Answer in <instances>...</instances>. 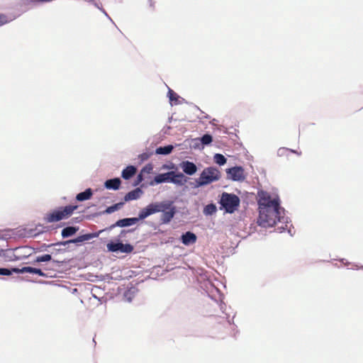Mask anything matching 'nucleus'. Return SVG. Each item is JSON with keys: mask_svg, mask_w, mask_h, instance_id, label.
<instances>
[{"mask_svg": "<svg viewBox=\"0 0 363 363\" xmlns=\"http://www.w3.org/2000/svg\"><path fill=\"white\" fill-rule=\"evenodd\" d=\"M259 218L257 223L259 225L264 228L272 227L278 223V229L281 231L287 228V225L284 224V217L281 216L283 211L280 207V200L278 196L272 197L267 191L261 190L257 192Z\"/></svg>", "mask_w": 363, "mask_h": 363, "instance_id": "1", "label": "nucleus"}, {"mask_svg": "<svg viewBox=\"0 0 363 363\" xmlns=\"http://www.w3.org/2000/svg\"><path fill=\"white\" fill-rule=\"evenodd\" d=\"M78 206L68 205L65 206L58 207L48 213L45 216L44 220L47 223H55L62 220L67 219L69 218L77 210Z\"/></svg>", "mask_w": 363, "mask_h": 363, "instance_id": "2", "label": "nucleus"}, {"mask_svg": "<svg viewBox=\"0 0 363 363\" xmlns=\"http://www.w3.org/2000/svg\"><path fill=\"white\" fill-rule=\"evenodd\" d=\"M240 198L234 194L223 192L221 195L220 203L227 213H234L240 206Z\"/></svg>", "mask_w": 363, "mask_h": 363, "instance_id": "3", "label": "nucleus"}, {"mask_svg": "<svg viewBox=\"0 0 363 363\" xmlns=\"http://www.w3.org/2000/svg\"><path fill=\"white\" fill-rule=\"evenodd\" d=\"M220 177V172L214 167L205 168L197 179V186H201L218 181Z\"/></svg>", "mask_w": 363, "mask_h": 363, "instance_id": "4", "label": "nucleus"}, {"mask_svg": "<svg viewBox=\"0 0 363 363\" xmlns=\"http://www.w3.org/2000/svg\"><path fill=\"white\" fill-rule=\"evenodd\" d=\"M165 208L162 211V215L160 216V221L162 223H169L176 214L177 209L172 201H166Z\"/></svg>", "mask_w": 363, "mask_h": 363, "instance_id": "5", "label": "nucleus"}, {"mask_svg": "<svg viewBox=\"0 0 363 363\" xmlns=\"http://www.w3.org/2000/svg\"><path fill=\"white\" fill-rule=\"evenodd\" d=\"M171 176L174 177H179V178H182L184 177V175L182 174H175V173L174 172H169L167 173L160 174L155 177L154 182H150V184L154 185L155 184H160V183L166 182H172L173 183H177L178 181L174 178H171L170 177Z\"/></svg>", "mask_w": 363, "mask_h": 363, "instance_id": "6", "label": "nucleus"}, {"mask_svg": "<svg viewBox=\"0 0 363 363\" xmlns=\"http://www.w3.org/2000/svg\"><path fill=\"white\" fill-rule=\"evenodd\" d=\"M107 249L110 252H118L130 253L133 250V247L130 244H123L121 242H109L107 244Z\"/></svg>", "mask_w": 363, "mask_h": 363, "instance_id": "7", "label": "nucleus"}, {"mask_svg": "<svg viewBox=\"0 0 363 363\" xmlns=\"http://www.w3.org/2000/svg\"><path fill=\"white\" fill-rule=\"evenodd\" d=\"M228 178L233 181H243L245 179L244 169L241 167H234L227 170Z\"/></svg>", "mask_w": 363, "mask_h": 363, "instance_id": "8", "label": "nucleus"}, {"mask_svg": "<svg viewBox=\"0 0 363 363\" xmlns=\"http://www.w3.org/2000/svg\"><path fill=\"white\" fill-rule=\"evenodd\" d=\"M184 172L188 175H193L196 173L197 167L196 164L189 161H184L180 164Z\"/></svg>", "mask_w": 363, "mask_h": 363, "instance_id": "9", "label": "nucleus"}, {"mask_svg": "<svg viewBox=\"0 0 363 363\" xmlns=\"http://www.w3.org/2000/svg\"><path fill=\"white\" fill-rule=\"evenodd\" d=\"M139 220V218H127L118 220L115 224L112 225L111 226V228L118 226V227H126V226H130L133 225H135L138 221Z\"/></svg>", "mask_w": 363, "mask_h": 363, "instance_id": "10", "label": "nucleus"}, {"mask_svg": "<svg viewBox=\"0 0 363 363\" xmlns=\"http://www.w3.org/2000/svg\"><path fill=\"white\" fill-rule=\"evenodd\" d=\"M182 242L185 245L194 244L196 242V235L191 232H186L183 234L181 238Z\"/></svg>", "mask_w": 363, "mask_h": 363, "instance_id": "11", "label": "nucleus"}, {"mask_svg": "<svg viewBox=\"0 0 363 363\" xmlns=\"http://www.w3.org/2000/svg\"><path fill=\"white\" fill-rule=\"evenodd\" d=\"M95 236L96 235L94 234H91V233L85 234V235H80L75 239L69 240L65 241L64 242H62L61 244L63 245H65L66 244H68V243L82 242L84 241L89 240L94 238Z\"/></svg>", "mask_w": 363, "mask_h": 363, "instance_id": "12", "label": "nucleus"}, {"mask_svg": "<svg viewBox=\"0 0 363 363\" xmlns=\"http://www.w3.org/2000/svg\"><path fill=\"white\" fill-rule=\"evenodd\" d=\"M121 183V182L119 178L108 179L105 182V187L108 189L117 190L119 189Z\"/></svg>", "mask_w": 363, "mask_h": 363, "instance_id": "13", "label": "nucleus"}, {"mask_svg": "<svg viewBox=\"0 0 363 363\" xmlns=\"http://www.w3.org/2000/svg\"><path fill=\"white\" fill-rule=\"evenodd\" d=\"M142 194L140 189L137 188L128 192L124 197L125 201L138 199Z\"/></svg>", "mask_w": 363, "mask_h": 363, "instance_id": "14", "label": "nucleus"}, {"mask_svg": "<svg viewBox=\"0 0 363 363\" xmlns=\"http://www.w3.org/2000/svg\"><path fill=\"white\" fill-rule=\"evenodd\" d=\"M165 203H166V201H162V202L152 203L149 204L152 214L155 213L162 212V211H164L165 209V208H164L166 205Z\"/></svg>", "mask_w": 363, "mask_h": 363, "instance_id": "15", "label": "nucleus"}, {"mask_svg": "<svg viewBox=\"0 0 363 363\" xmlns=\"http://www.w3.org/2000/svg\"><path fill=\"white\" fill-rule=\"evenodd\" d=\"M136 168L134 166H128L122 172V177L125 179H129L136 173Z\"/></svg>", "mask_w": 363, "mask_h": 363, "instance_id": "16", "label": "nucleus"}, {"mask_svg": "<svg viewBox=\"0 0 363 363\" xmlns=\"http://www.w3.org/2000/svg\"><path fill=\"white\" fill-rule=\"evenodd\" d=\"M93 194L91 189H87L84 191L78 194L76 196V199L79 201H83L91 199Z\"/></svg>", "mask_w": 363, "mask_h": 363, "instance_id": "17", "label": "nucleus"}, {"mask_svg": "<svg viewBox=\"0 0 363 363\" xmlns=\"http://www.w3.org/2000/svg\"><path fill=\"white\" fill-rule=\"evenodd\" d=\"M78 230H79V228L77 227L69 226V227L65 228L62 230L61 234H62V238H68V237H70V236L74 235L77 232Z\"/></svg>", "mask_w": 363, "mask_h": 363, "instance_id": "18", "label": "nucleus"}, {"mask_svg": "<svg viewBox=\"0 0 363 363\" xmlns=\"http://www.w3.org/2000/svg\"><path fill=\"white\" fill-rule=\"evenodd\" d=\"M173 148V146L171 145L160 147L156 149V153L158 155H168L172 152Z\"/></svg>", "mask_w": 363, "mask_h": 363, "instance_id": "19", "label": "nucleus"}, {"mask_svg": "<svg viewBox=\"0 0 363 363\" xmlns=\"http://www.w3.org/2000/svg\"><path fill=\"white\" fill-rule=\"evenodd\" d=\"M152 214V213L151 208H150V206L148 205L147 207L143 208L140 211L139 216L138 218H139V220H143Z\"/></svg>", "mask_w": 363, "mask_h": 363, "instance_id": "20", "label": "nucleus"}, {"mask_svg": "<svg viewBox=\"0 0 363 363\" xmlns=\"http://www.w3.org/2000/svg\"><path fill=\"white\" fill-rule=\"evenodd\" d=\"M216 211L217 208L216 205L211 203L205 206L203 213L205 215H213L216 212Z\"/></svg>", "mask_w": 363, "mask_h": 363, "instance_id": "21", "label": "nucleus"}, {"mask_svg": "<svg viewBox=\"0 0 363 363\" xmlns=\"http://www.w3.org/2000/svg\"><path fill=\"white\" fill-rule=\"evenodd\" d=\"M36 269L37 268H34V267H23L21 270L18 269H15L13 268V272H22V273H31V274H35V272H36Z\"/></svg>", "mask_w": 363, "mask_h": 363, "instance_id": "22", "label": "nucleus"}, {"mask_svg": "<svg viewBox=\"0 0 363 363\" xmlns=\"http://www.w3.org/2000/svg\"><path fill=\"white\" fill-rule=\"evenodd\" d=\"M123 203H116L113 206H111L109 207H108L104 213H113L116 211H118L122 206H123Z\"/></svg>", "mask_w": 363, "mask_h": 363, "instance_id": "23", "label": "nucleus"}, {"mask_svg": "<svg viewBox=\"0 0 363 363\" xmlns=\"http://www.w3.org/2000/svg\"><path fill=\"white\" fill-rule=\"evenodd\" d=\"M214 161L219 165H223L226 162V158L221 154H216Z\"/></svg>", "mask_w": 363, "mask_h": 363, "instance_id": "24", "label": "nucleus"}, {"mask_svg": "<svg viewBox=\"0 0 363 363\" xmlns=\"http://www.w3.org/2000/svg\"><path fill=\"white\" fill-rule=\"evenodd\" d=\"M12 20V18H9L5 14L0 13V26L11 22Z\"/></svg>", "mask_w": 363, "mask_h": 363, "instance_id": "25", "label": "nucleus"}, {"mask_svg": "<svg viewBox=\"0 0 363 363\" xmlns=\"http://www.w3.org/2000/svg\"><path fill=\"white\" fill-rule=\"evenodd\" d=\"M212 140L213 138L209 134H205L201 138V141L203 145H208L212 142Z\"/></svg>", "mask_w": 363, "mask_h": 363, "instance_id": "26", "label": "nucleus"}, {"mask_svg": "<svg viewBox=\"0 0 363 363\" xmlns=\"http://www.w3.org/2000/svg\"><path fill=\"white\" fill-rule=\"evenodd\" d=\"M52 257L50 255L45 254L41 256H38L35 259V262H48L51 260Z\"/></svg>", "mask_w": 363, "mask_h": 363, "instance_id": "27", "label": "nucleus"}, {"mask_svg": "<svg viewBox=\"0 0 363 363\" xmlns=\"http://www.w3.org/2000/svg\"><path fill=\"white\" fill-rule=\"evenodd\" d=\"M168 96L170 101L177 102L178 101L179 96L171 89H169Z\"/></svg>", "mask_w": 363, "mask_h": 363, "instance_id": "28", "label": "nucleus"}, {"mask_svg": "<svg viewBox=\"0 0 363 363\" xmlns=\"http://www.w3.org/2000/svg\"><path fill=\"white\" fill-rule=\"evenodd\" d=\"M153 170V166L152 164H146L141 170V173L150 174Z\"/></svg>", "mask_w": 363, "mask_h": 363, "instance_id": "29", "label": "nucleus"}, {"mask_svg": "<svg viewBox=\"0 0 363 363\" xmlns=\"http://www.w3.org/2000/svg\"><path fill=\"white\" fill-rule=\"evenodd\" d=\"M12 271H13V269L10 270L6 268H0V275H6V276L11 275L12 274Z\"/></svg>", "mask_w": 363, "mask_h": 363, "instance_id": "30", "label": "nucleus"}, {"mask_svg": "<svg viewBox=\"0 0 363 363\" xmlns=\"http://www.w3.org/2000/svg\"><path fill=\"white\" fill-rule=\"evenodd\" d=\"M147 4L149 8L154 9L155 7V1L154 0H147Z\"/></svg>", "mask_w": 363, "mask_h": 363, "instance_id": "31", "label": "nucleus"}, {"mask_svg": "<svg viewBox=\"0 0 363 363\" xmlns=\"http://www.w3.org/2000/svg\"><path fill=\"white\" fill-rule=\"evenodd\" d=\"M35 274H38L39 276L44 277L45 274L42 272L40 269H36Z\"/></svg>", "mask_w": 363, "mask_h": 363, "instance_id": "32", "label": "nucleus"}, {"mask_svg": "<svg viewBox=\"0 0 363 363\" xmlns=\"http://www.w3.org/2000/svg\"><path fill=\"white\" fill-rule=\"evenodd\" d=\"M143 173L140 172V174L138 176L137 184H139L140 182H141L143 180Z\"/></svg>", "mask_w": 363, "mask_h": 363, "instance_id": "33", "label": "nucleus"}, {"mask_svg": "<svg viewBox=\"0 0 363 363\" xmlns=\"http://www.w3.org/2000/svg\"><path fill=\"white\" fill-rule=\"evenodd\" d=\"M289 149H286V148H282V149H280L279 151H288Z\"/></svg>", "mask_w": 363, "mask_h": 363, "instance_id": "34", "label": "nucleus"}, {"mask_svg": "<svg viewBox=\"0 0 363 363\" xmlns=\"http://www.w3.org/2000/svg\"><path fill=\"white\" fill-rule=\"evenodd\" d=\"M125 230H122L121 234H125Z\"/></svg>", "mask_w": 363, "mask_h": 363, "instance_id": "35", "label": "nucleus"}]
</instances>
